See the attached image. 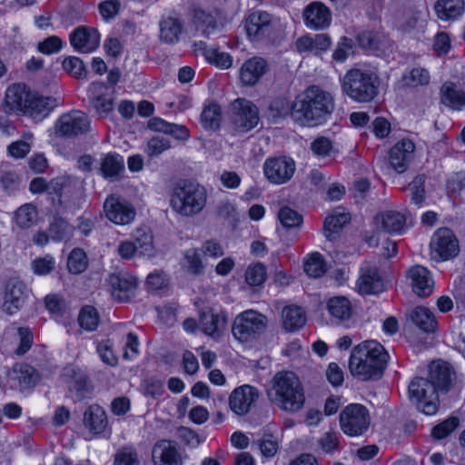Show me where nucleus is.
Instances as JSON below:
<instances>
[{
    "label": "nucleus",
    "mask_w": 465,
    "mask_h": 465,
    "mask_svg": "<svg viewBox=\"0 0 465 465\" xmlns=\"http://www.w3.org/2000/svg\"><path fill=\"white\" fill-rule=\"evenodd\" d=\"M333 109L332 95L317 85H311L292 104V118L301 125L316 126L325 123Z\"/></svg>",
    "instance_id": "nucleus-1"
},
{
    "label": "nucleus",
    "mask_w": 465,
    "mask_h": 465,
    "mask_svg": "<svg viewBox=\"0 0 465 465\" xmlns=\"http://www.w3.org/2000/svg\"><path fill=\"white\" fill-rule=\"evenodd\" d=\"M388 358L389 355L381 343L368 341L353 348L349 369L360 380H379L383 374Z\"/></svg>",
    "instance_id": "nucleus-2"
},
{
    "label": "nucleus",
    "mask_w": 465,
    "mask_h": 465,
    "mask_svg": "<svg viewBox=\"0 0 465 465\" xmlns=\"http://www.w3.org/2000/svg\"><path fill=\"white\" fill-rule=\"evenodd\" d=\"M269 396L281 409L295 412L301 410L304 404L305 397L303 389L298 377L292 371L278 372L273 378V385Z\"/></svg>",
    "instance_id": "nucleus-3"
},
{
    "label": "nucleus",
    "mask_w": 465,
    "mask_h": 465,
    "mask_svg": "<svg viewBox=\"0 0 465 465\" xmlns=\"http://www.w3.org/2000/svg\"><path fill=\"white\" fill-rule=\"evenodd\" d=\"M379 78L369 71L359 68L349 70L341 81V90L357 103H369L378 94Z\"/></svg>",
    "instance_id": "nucleus-4"
},
{
    "label": "nucleus",
    "mask_w": 465,
    "mask_h": 465,
    "mask_svg": "<svg viewBox=\"0 0 465 465\" xmlns=\"http://www.w3.org/2000/svg\"><path fill=\"white\" fill-rule=\"evenodd\" d=\"M207 194L198 183L184 182L174 187L171 206L179 214L186 217L199 213L205 206Z\"/></svg>",
    "instance_id": "nucleus-5"
},
{
    "label": "nucleus",
    "mask_w": 465,
    "mask_h": 465,
    "mask_svg": "<svg viewBox=\"0 0 465 465\" xmlns=\"http://www.w3.org/2000/svg\"><path fill=\"white\" fill-rule=\"evenodd\" d=\"M410 401L426 415H433L439 408V391L427 378L415 377L408 387Z\"/></svg>",
    "instance_id": "nucleus-6"
},
{
    "label": "nucleus",
    "mask_w": 465,
    "mask_h": 465,
    "mask_svg": "<svg viewBox=\"0 0 465 465\" xmlns=\"http://www.w3.org/2000/svg\"><path fill=\"white\" fill-rule=\"evenodd\" d=\"M267 318L262 313L248 310L240 313L232 327V335L240 341L255 339L265 330Z\"/></svg>",
    "instance_id": "nucleus-7"
},
{
    "label": "nucleus",
    "mask_w": 465,
    "mask_h": 465,
    "mask_svg": "<svg viewBox=\"0 0 465 465\" xmlns=\"http://www.w3.org/2000/svg\"><path fill=\"white\" fill-rule=\"evenodd\" d=\"M342 431L350 436L361 435L370 425L368 410L361 404H350L340 414Z\"/></svg>",
    "instance_id": "nucleus-8"
},
{
    "label": "nucleus",
    "mask_w": 465,
    "mask_h": 465,
    "mask_svg": "<svg viewBox=\"0 0 465 465\" xmlns=\"http://www.w3.org/2000/svg\"><path fill=\"white\" fill-rule=\"evenodd\" d=\"M430 250L432 259L437 262L454 258L460 251L458 239L450 229L440 228L431 238Z\"/></svg>",
    "instance_id": "nucleus-9"
},
{
    "label": "nucleus",
    "mask_w": 465,
    "mask_h": 465,
    "mask_svg": "<svg viewBox=\"0 0 465 465\" xmlns=\"http://www.w3.org/2000/svg\"><path fill=\"white\" fill-rule=\"evenodd\" d=\"M90 128L87 115L77 110L62 114L54 124L55 134L59 137L73 138L86 134Z\"/></svg>",
    "instance_id": "nucleus-10"
},
{
    "label": "nucleus",
    "mask_w": 465,
    "mask_h": 465,
    "mask_svg": "<svg viewBox=\"0 0 465 465\" xmlns=\"http://www.w3.org/2000/svg\"><path fill=\"white\" fill-rule=\"evenodd\" d=\"M105 217L117 225L131 223L136 215L133 204L120 195L111 194L104 203Z\"/></svg>",
    "instance_id": "nucleus-11"
},
{
    "label": "nucleus",
    "mask_w": 465,
    "mask_h": 465,
    "mask_svg": "<svg viewBox=\"0 0 465 465\" xmlns=\"http://www.w3.org/2000/svg\"><path fill=\"white\" fill-rule=\"evenodd\" d=\"M244 27L252 42H269L273 32L272 15L265 11H253L246 17Z\"/></svg>",
    "instance_id": "nucleus-12"
},
{
    "label": "nucleus",
    "mask_w": 465,
    "mask_h": 465,
    "mask_svg": "<svg viewBox=\"0 0 465 465\" xmlns=\"http://www.w3.org/2000/svg\"><path fill=\"white\" fill-rule=\"evenodd\" d=\"M296 170L295 162L291 157H272L263 164V173L267 180L274 184L289 182Z\"/></svg>",
    "instance_id": "nucleus-13"
},
{
    "label": "nucleus",
    "mask_w": 465,
    "mask_h": 465,
    "mask_svg": "<svg viewBox=\"0 0 465 465\" xmlns=\"http://www.w3.org/2000/svg\"><path fill=\"white\" fill-rule=\"evenodd\" d=\"M232 123L236 130L245 133L259 123V111L251 101L238 98L232 104Z\"/></svg>",
    "instance_id": "nucleus-14"
},
{
    "label": "nucleus",
    "mask_w": 465,
    "mask_h": 465,
    "mask_svg": "<svg viewBox=\"0 0 465 465\" xmlns=\"http://www.w3.org/2000/svg\"><path fill=\"white\" fill-rule=\"evenodd\" d=\"M259 391L251 385H242L235 388L229 397V407L238 416L250 412L259 398Z\"/></svg>",
    "instance_id": "nucleus-15"
},
{
    "label": "nucleus",
    "mask_w": 465,
    "mask_h": 465,
    "mask_svg": "<svg viewBox=\"0 0 465 465\" xmlns=\"http://www.w3.org/2000/svg\"><path fill=\"white\" fill-rule=\"evenodd\" d=\"M112 295L120 302L129 301L137 289V279L126 271L112 273L108 277Z\"/></svg>",
    "instance_id": "nucleus-16"
},
{
    "label": "nucleus",
    "mask_w": 465,
    "mask_h": 465,
    "mask_svg": "<svg viewBox=\"0 0 465 465\" xmlns=\"http://www.w3.org/2000/svg\"><path fill=\"white\" fill-rule=\"evenodd\" d=\"M29 292L25 283L18 280H10L5 286L3 310L9 315L16 313L25 305Z\"/></svg>",
    "instance_id": "nucleus-17"
},
{
    "label": "nucleus",
    "mask_w": 465,
    "mask_h": 465,
    "mask_svg": "<svg viewBox=\"0 0 465 465\" xmlns=\"http://www.w3.org/2000/svg\"><path fill=\"white\" fill-rule=\"evenodd\" d=\"M70 43L79 53H92L100 45V34L94 27L81 25L71 33Z\"/></svg>",
    "instance_id": "nucleus-18"
},
{
    "label": "nucleus",
    "mask_w": 465,
    "mask_h": 465,
    "mask_svg": "<svg viewBox=\"0 0 465 465\" xmlns=\"http://www.w3.org/2000/svg\"><path fill=\"white\" fill-rule=\"evenodd\" d=\"M415 144L410 139L399 141L389 153L391 167L399 173H404L414 157Z\"/></svg>",
    "instance_id": "nucleus-19"
},
{
    "label": "nucleus",
    "mask_w": 465,
    "mask_h": 465,
    "mask_svg": "<svg viewBox=\"0 0 465 465\" xmlns=\"http://www.w3.org/2000/svg\"><path fill=\"white\" fill-rule=\"evenodd\" d=\"M193 25L202 35L209 37L223 28V23L218 17L216 11L195 8L193 13Z\"/></svg>",
    "instance_id": "nucleus-20"
},
{
    "label": "nucleus",
    "mask_w": 465,
    "mask_h": 465,
    "mask_svg": "<svg viewBox=\"0 0 465 465\" xmlns=\"http://www.w3.org/2000/svg\"><path fill=\"white\" fill-rule=\"evenodd\" d=\"M454 372L450 366L442 361H431L428 368L427 379L439 392H448L454 380Z\"/></svg>",
    "instance_id": "nucleus-21"
},
{
    "label": "nucleus",
    "mask_w": 465,
    "mask_h": 465,
    "mask_svg": "<svg viewBox=\"0 0 465 465\" xmlns=\"http://www.w3.org/2000/svg\"><path fill=\"white\" fill-rule=\"evenodd\" d=\"M302 16L305 25L316 30L327 28L331 21L330 9L322 2L308 5L303 10Z\"/></svg>",
    "instance_id": "nucleus-22"
},
{
    "label": "nucleus",
    "mask_w": 465,
    "mask_h": 465,
    "mask_svg": "<svg viewBox=\"0 0 465 465\" xmlns=\"http://www.w3.org/2000/svg\"><path fill=\"white\" fill-rule=\"evenodd\" d=\"M227 317L223 312H215L208 308L200 314V328L208 336L218 340L225 331Z\"/></svg>",
    "instance_id": "nucleus-23"
},
{
    "label": "nucleus",
    "mask_w": 465,
    "mask_h": 465,
    "mask_svg": "<svg viewBox=\"0 0 465 465\" xmlns=\"http://www.w3.org/2000/svg\"><path fill=\"white\" fill-rule=\"evenodd\" d=\"M411 285L415 294L420 297H428L432 293L434 282L429 270L421 265H415L407 272Z\"/></svg>",
    "instance_id": "nucleus-24"
},
{
    "label": "nucleus",
    "mask_w": 465,
    "mask_h": 465,
    "mask_svg": "<svg viewBox=\"0 0 465 465\" xmlns=\"http://www.w3.org/2000/svg\"><path fill=\"white\" fill-rule=\"evenodd\" d=\"M268 64L262 57L254 56L246 60L240 69V80L246 86L255 85L267 73Z\"/></svg>",
    "instance_id": "nucleus-25"
},
{
    "label": "nucleus",
    "mask_w": 465,
    "mask_h": 465,
    "mask_svg": "<svg viewBox=\"0 0 465 465\" xmlns=\"http://www.w3.org/2000/svg\"><path fill=\"white\" fill-rule=\"evenodd\" d=\"M57 105L58 101L55 98L43 96L33 92L25 114L39 122L47 117Z\"/></svg>",
    "instance_id": "nucleus-26"
},
{
    "label": "nucleus",
    "mask_w": 465,
    "mask_h": 465,
    "mask_svg": "<svg viewBox=\"0 0 465 465\" xmlns=\"http://www.w3.org/2000/svg\"><path fill=\"white\" fill-rule=\"evenodd\" d=\"M160 40L168 45H175L184 31V22L177 16H163L159 22Z\"/></svg>",
    "instance_id": "nucleus-27"
},
{
    "label": "nucleus",
    "mask_w": 465,
    "mask_h": 465,
    "mask_svg": "<svg viewBox=\"0 0 465 465\" xmlns=\"http://www.w3.org/2000/svg\"><path fill=\"white\" fill-rule=\"evenodd\" d=\"M105 91H107L106 86L101 83H94L90 88L92 106L102 117L107 116L114 109V97Z\"/></svg>",
    "instance_id": "nucleus-28"
},
{
    "label": "nucleus",
    "mask_w": 465,
    "mask_h": 465,
    "mask_svg": "<svg viewBox=\"0 0 465 465\" xmlns=\"http://www.w3.org/2000/svg\"><path fill=\"white\" fill-rule=\"evenodd\" d=\"M361 293L375 294L383 290V282L376 266L365 264L361 268V275L357 282Z\"/></svg>",
    "instance_id": "nucleus-29"
},
{
    "label": "nucleus",
    "mask_w": 465,
    "mask_h": 465,
    "mask_svg": "<svg viewBox=\"0 0 465 465\" xmlns=\"http://www.w3.org/2000/svg\"><path fill=\"white\" fill-rule=\"evenodd\" d=\"M6 374L10 380L17 381L21 389L32 388L39 380L37 371L25 362L14 364Z\"/></svg>",
    "instance_id": "nucleus-30"
},
{
    "label": "nucleus",
    "mask_w": 465,
    "mask_h": 465,
    "mask_svg": "<svg viewBox=\"0 0 465 465\" xmlns=\"http://www.w3.org/2000/svg\"><path fill=\"white\" fill-rule=\"evenodd\" d=\"M31 92L25 84H15L5 92V104L11 111L25 114V109L31 97Z\"/></svg>",
    "instance_id": "nucleus-31"
},
{
    "label": "nucleus",
    "mask_w": 465,
    "mask_h": 465,
    "mask_svg": "<svg viewBox=\"0 0 465 465\" xmlns=\"http://www.w3.org/2000/svg\"><path fill=\"white\" fill-rule=\"evenodd\" d=\"M154 465H181L182 461L175 446L168 440L157 442L153 449Z\"/></svg>",
    "instance_id": "nucleus-32"
},
{
    "label": "nucleus",
    "mask_w": 465,
    "mask_h": 465,
    "mask_svg": "<svg viewBox=\"0 0 465 465\" xmlns=\"http://www.w3.org/2000/svg\"><path fill=\"white\" fill-rule=\"evenodd\" d=\"M379 230L389 233L401 232L406 223L404 215L396 211H387L375 217Z\"/></svg>",
    "instance_id": "nucleus-33"
},
{
    "label": "nucleus",
    "mask_w": 465,
    "mask_h": 465,
    "mask_svg": "<svg viewBox=\"0 0 465 465\" xmlns=\"http://www.w3.org/2000/svg\"><path fill=\"white\" fill-rule=\"evenodd\" d=\"M84 425L93 433H102L107 426V417L104 410L99 405H91L84 411Z\"/></svg>",
    "instance_id": "nucleus-34"
},
{
    "label": "nucleus",
    "mask_w": 465,
    "mask_h": 465,
    "mask_svg": "<svg viewBox=\"0 0 465 465\" xmlns=\"http://www.w3.org/2000/svg\"><path fill=\"white\" fill-rule=\"evenodd\" d=\"M441 102L454 109L460 110L465 106V92L454 83H445L441 89Z\"/></svg>",
    "instance_id": "nucleus-35"
},
{
    "label": "nucleus",
    "mask_w": 465,
    "mask_h": 465,
    "mask_svg": "<svg viewBox=\"0 0 465 465\" xmlns=\"http://www.w3.org/2000/svg\"><path fill=\"white\" fill-rule=\"evenodd\" d=\"M124 170V158L116 153H109L101 160L100 172L106 179H118Z\"/></svg>",
    "instance_id": "nucleus-36"
},
{
    "label": "nucleus",
    "mask_w": 465,
    "mask_h": 465,
    "mask_svg": "<svg viewBox=\"0 0 465 465\" xmlns=\"http://www.w3.org/2000/svg\"><path fill=\"white\" fill-rule=\"evenodd\" d=\"M434 8L440 20H454L463 14L465 3L464 0H438Z\"/></svg>",
    "instance_id": "nucleus-37"
},
{
    "label": "nucleus",
    "mask_w": 465,
    "mask_h": 465,
    "mask_svg": "<svg viewBox=\"0 0 465 465\" xmlns=\"http://www.w3.org/2000/svg\"><path fill=\"white\" fill-rule=\"evenodd\" d=\"M282 317L283 327L288 331H296L303 327L306 322L304 311L295 305L284 307Z\"/></svg>",
    "instance_id": "nucleus-38"
},
{
    "label": "nucleus",
    "mask_w": 465,
    "mask_h": 465,
    "mask_svg": "<svg viewBox=\"0 0 465 465\" xmlns=\"http://www.w3.org/2000/svg\"><path fill=\"white\" fill-rule=\"evenodd\" d=\"M411 319L424 332H433L437 328L436 319L428 308L422 306L415 308L411 314Z\"/></svg>",
    "instance_id": "nucleus-39"
},
{
    "label": "nucleus",
    "mask_w": 465,
    "mask_h": 465,
    "mask_svg": "<svg viewBox=\"0 0 465 465\" xmlns=\"http://www.w3.org/2000/svg\"><path fill=\"white\" fill-rule=\"evenodd\" d=\"M36 207L32 203L21 205L13 216V222L20 229H28L34 225L37 219Z\"/></svg>",
    "instance_id": "nucleus-40"
},
{
    "label": "nucleus",
    "mask_w": 465,
    "mask_h": 465,
    "mask_svg": "<svg viewBox=\"0 0 465 465\" xmlns=\"http://www.w3.org/2000/svg\"><path fill=\"white\" fill-rule=\"evenodd\" d=\"M327 308L330 314L339 321H346L351 316V304L346 297L331 298L328 301Z\"/></svg>",
    "instance_id": "nucleus-41"
},
{
    "label": "nucleus",
    "mask_w": 465,
    "mask_h": 465,
    "mask_svg": "<svg viewBox=\"0 0 465 465\" xmlns=\"http://www.w3.org/2000/svg\"><path fill=\"white\" fill-rule=\"evenodd\" d=\"M69 183V179L65 177H58L51 181L50 184L46 183L44 178H35L31 181L29 189L34 193H41L46 190L52 189L55 193H62L64 187Z\"/></svg>",
    "instance_id": "nucleus-42"
},
{
    "label": "nucleus",
    "mask_w": 465,
    "mask_h": 465,
    "mask_svg": "<svg viewBox=\"0 0 465 465\" xmlns=\"http://www.w3.org/2000/svg\"><path fill=\"white\" fill-rule=\"evenodd\" d=\"M350 214L343 211H334L324 221V232L329 240H332V234L337 233L344 224L349 223Z\"/></svg>",
    "instance_id": "nucleus-43"
},
{
    "label": "nucleus",
    "mask_w": 465,
    "mask_h": 465,
    "mask_svg": "<svg viewBox=\"0 0 465 465\" xmlns=\"http://www.w3.org/2000/svg\"><path fill=\"white\" fill-rule=\"evenodd\" d=\"M48 232L53 241H66L73 235L74 227L64 219L57 217L50 223Z\"/></svg>",
    "instance_id": "nucleus-44"
},
{
    "label": "nucleus",
    "mask_w": 465,
    "mask_h": 465,
    "mask_svg": "<svg viewBox=\"0 0 465 465\" xmlns=\"http://www.w3.org/2000/svg\"><path fill=\"white\" fill-rule=\"evenodd\" d=\"M318 449L320 453L331 454L340 449V436L339 433L333 430L326 431L321 435L317 440Z\"/></svg>",
    "instance_id": "nucleus-45"
},
{
    "label": "nucleus",
    "mask_w": 465,
    "mask_h": 465,
    "mask_svg": "<svg viewBox=\"0 0 465 465\" xmlns=\"http://www.w3.org/2000/svg\"><path fill=\"white\" fill-rule=\"evenodd\" d=\"M136 249L140 254L151 255L153 250V235L149 230L139 228L134 233V242Z\"/></svg>",
    "instance_id": "nucleus-46"
},
{
    "label": "nucleus",
    "mask_w": 465,
    "mask_h": 465,
    "mask_svg": "<svg viewBox=\"0 0 465 465\" xmlns=\"http://www.w3.org/2000/svg\"><path fill=\"white\" fill-rule=\"evenodd\" d=\"M78 322L86 331H94L99 323V314L93 306H84L80 311Z\"/></svg>",
    "instance_id": "nucleus-47"
},
{
    "label": "nucleus",
    "mask_w": 465,
    "mask_h": 465,
    "mask_svg": "<svg viewBox=\"0 0 465 465\" xmlns=\"http://www.w3.org/2000/svg\"><path fill=\"white\" fill-rule=\"evenodd\" d=\"M221 122V110L217 104L205 107L201 114V123L205 129L215 130Z\"/></svg>",
    "instance_id": "nucleus-48"
},
{
    "label": "nucleus",
    "mask_w": 465,
    "mask_h": 465,
    "mask_svg": "<svg viewBox=\"0 0 465 465\" xmlns=\"http://www.w3.org/2000/svg\"><path fill=\"white\" fill-rule=\"evenodd\" d=\"M114 465H140L138 452L133 447L121 448L114 455Z\"/></svg>",
    "instance_id": "nucleus-49"
},
{
    "label": "nucleus",
    "mask_w": 465,
    "mask_h": 465,
    "mask_svg": "<svg viewBox=\"0 0 465 465\" xmlns=\"http://www.w3.org/2000/svg\"><path fill=\"white\" fill-rule=\"evenodd\" d=\"M68 270L74 274L81 273L87 267V259L85 252L81 249H74L68 257Z\"/></svg>",
    "instance_id": "nucleus-50"
},
{
    "label": "nucleus",
    "mask_w": 465,
    "mask_h": 465,
    "mask_svg": "<svg viewBox=\"0 0 465 465\" xmlns=\"http://www.w3.org/2000/svg\"><path fill=\"white\" fill-rule=\"evenodd\" d=\"M266 279V269L263 264L256 263L250 265L245 272V280L249 285L259 286Z\"/></svg>",
    "instance_id": "nucleus-51"
},
{
    "label": "nucleus",
    "mask_w": 465,
    "mask_h": 465,
    "mask_svg": "<svg viewBox=\"0 0 465 465\" xmlns=\"http://www.w3.org/2000/svg\"><path fill=\"white\" fill-rule=\"evenodd\" d=\"M304 271L310 277L318 278L325 272V264L321 254H312L304 263Z\"/></svg>",
    "instance_id": "nucleus-52"
},
{
    "label": "nucleus",
    "mask_w": 465,
    "mask_h": 465,
    "mask_svg": "<svg viewBox=\"0 0 465 465\" xmlns=\"http://www.w3.org/2000/svg\"><path fill=\"white\" fill-rule=\"evenodd\" d=\"M278 218L285 228L298 227L302 223V216L296 211L285 206L278 213Z\"/></svg>",
    "instance_id": "nucleus-53"
},
{
    "label": "nucleus",
    "mask_w": 465,
    "mask_h": 465,
    "mask_svg": "<svg viewBox=\"0 0 465 465\" xmlns=\"http://www.w3.org/2000/svg\"><path fill=\"white\" fill-rule=\"evenodd\" d=\"M63 68L76 78H85L87 71L84 62L75 56H70L64 60Z\"/></svg>",
    "instance_id": "nucleus-54"
},
{
    "label": "nucleus",
    "mask_w": 465,
    "mask_h": 465,
    "mask_svg": "<svg viewBox=\"0 0 465 465\" xmlns=\"http://www.w3.org/2000/svg\"><path fill=\"white\" fill-rule=\"evenodd\" d=\"M357 42L361 47L372 51L379 50L381 45V36L371 31L359 34L357 36Z\"/></svg>",
    "instance_id": "nucleus-55"
},
{
    "label": "nucleus",
    "mask_w": 465,
    "mask_h": 465,
    "mask_svg": "<svg viewBox=\"0 0 465 465\" xmlns=\"http://www.w3.org/2000/svg\"><path fill=\"white\" fill-rule=\"evenodd\" d=\"M459 425V419L450 417L432 429V436L437 440H441L450 434Z\"/></svg>",
    "instance_id": "nucleus-56"
},
{
    "label": "nucleus",
    "mask_w": 465,
    "mask_h": 465,
    "mask_svg": "<svg viewBox=\"0 0 465 465\" xmlns=\"http://www.w3.org/2000/svg\"><path fill=\"white\" fill-rule=\"evenodd\" d=\"M354 44L353 40L351 38H348L346 36H343L339 41L336 49L334 50L332 54V57L336 62L342 63L344 62L347 57L352 54Z\"/></svg>",
    "instance_id": "nucleus-57"
},
{
    "label": "nucleus",
    "mask_w": 465,
    "mask_h": 465,
    "mask_svg": "<svg viewBox=\"0 0 465 465\" xmlns=\"http://www.w3.org/2000/svg\"><path fill=\"white\" fill-rule=\"evenodd\" d=\"M171 147L170 141L163 137L153 136L147 143L146 152L148 156H158Z\"/></svg>",
    "instance_id": "nucleus-58"
},
{
    "label": "nucleus",
    "mask_w": 465,
    "mask_h": 465,
    "mask_svg": "<svg viewBox=\"0 0 465 465\" xmlns=\"http://www.w3.org/2000/svg\"><path fill=\"white\" fill-rule=\"evenodd\" d=\"M215 215L229 223L234 222L237 218L236 208L229 201H221L215 207Z\"/></svg>",
    "instance_id": "nucleus-59"
},
{
    "label": "nucleus",
    "mask_w": 465,
    "mask_h": 465,
    "mask_svg": "<svg viewBox=\"0 0 465 465\" xmlns=\"http://www.w3.org/2000/svg\"><path fill=\"white\" fill-rule=\"evenodd\" d=\"M205 58L211 63L222 68H229L232 65V57L229 54L219 52L210 48L205 52Z\"/></svg>",
    "instance_id": "nucleus-60"
},
{
    "label": "nucleus",
    "mask_w": 465,
    "mask_h": 465,
    "mask_svg": "<svg viewBox=\"0 0 465 465\" xmlns=\"http://www.w3.org/2000/svg\"><path fill=\"white\" fill-rule=\"evenodd\" d=\"M269 109L272 113V116L274 118L285 117L288 114L292 115V104L284 98L274 99Z\"/></svg>",
    "instance_id": "nucleus-61"
},
{
    "label": "nucleus",
    "mask_w": 465,
    "mask_h": 465,
    "mask_svg": "<svg viewBox=\"0 0 465 465\" xmlns=\"http://www.w3.org/2000/svg\"><path fill=\"white\" fill-rule=\"evenodd\" d=\"M262 454L267 458L274 456L279 449L278 440L272 435H266L257 441Z\"/></svg>",
    "instance_id": "nucleus-62"
},
{
    "label": "nucleus",
    "mask_w": 465,
    "mask_h": 465,
    "mask_svg": "<svg viewBox=\"0 0 465 465\" xmlns=\"http://www.w3.org/2000/svg\"><path fill=\"white\" fill-rule=\"evenodd\" d=\"M406 84L411 86L427 84L430 81L429 72L423 68H413L405 77Z\"/></svg>",
    "instance_id": "nucleus-63"
},
{
    "label": "nucleus",
    "mask_w": 465,
    "mask_h": 465,
    "mask_svg": "<svg viewBox=\"0 0 465 465\" xmlns=\"http://www.w3.org/2000/svg\"><path fill=\"white\" fill-rule=\"evenodd\" d=\"M63 45V41L56 35H52L38 44V50L45 54L58 52Z\"/></svg>",
    "instance_id": "nucleus-64"
}]
</instances>
